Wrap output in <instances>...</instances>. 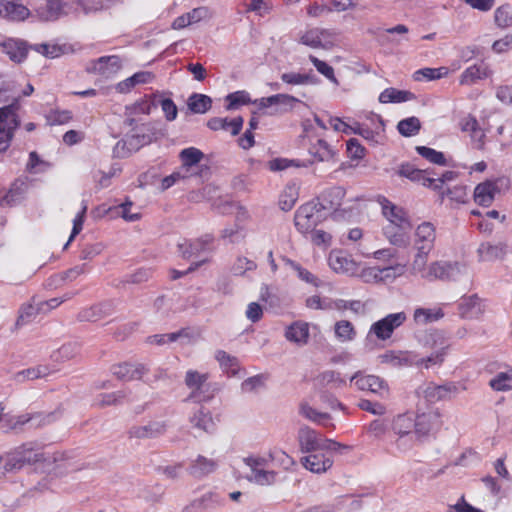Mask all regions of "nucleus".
<instances>
[{"mask_svg":"<svg viewBox=\"0 0 512 512\" xmlns=\"http://www.w3.org/2000/svg\"><path fill=\"white\" fill-rule=\"evenodd\" d=\"M309 335V325L303 321L293 322L285 330V338L299 346L307 344Z\"/></svg>","mask_w":512,"mask_h":512,"instance_id":"34","label":"nucleus"},{"mask_svg":"<svg viewBox=\"0 0 512 512\" xmlns=\"http://www.w3.org/2000/svg\"><path fill=\"white\" fill-rule=\"evenodd\" d=\"M0 45L2 52L14 63H22L26 59L29 49H31L27 42L13 38L3 41Z\"/></svg>","mask_w":512,"mask_h":512,"instance_id":"25","label":"nucleus"},{"mask_svg":"<svg viewBox=\"0 0 512 512\" xmlns=\"http://www.w3.org/2000/svg\"><path fill=\"white\" fill-rule=\"evenodd\" d=\"M283 260H284L286 266H288L290 269H292L293 271H295L297 273V276L300 280H302L306 283H309L315 287H318L320 285L319 279L315 275H313L310 271L303 268L300 264H298L297 262H295L289 258H284Z\"/></svg>","mask_w":512,"mask_h":512,"instance_id":"51","label":"nucleus"},{"mask_svg":"<svg viewBox=\"0 0 512 512\" xmlns=\"http://www.w3.org/2000/svg\"><path fill=\"white\" fill-rule=\"evenodd\" d=\"M77 4L86 14L96 13L111 8L105 0H77Z\"/></svg>","mask_w":512,"mask_h":512,"instance_id":"63","label":"nucleus"},{"mask_svg":"<svg viewBox=\"0 0 512 512\" xmlns=\"http://www.w3.org/2000/svg\"><path fill=\"white\" fill-rule=\"evenodd\" d=\"M507 253V246L502 242H484L477 249L478 260L480 262H493L501 260Z\"/></svg>","mask_w":512,"mask_h":512,"instance_id":"27","label":"nucleus"},{"mask_svg":"<svg viewBox=\"0 0 512 512\" xmlns=\"http://www.w3.org/2000/svg\"><path fill=\"white\" fill-rule=\"evenodd\" d=\"M33 9L43 21H55L67 14L63 0H36Z\"/></svg>","mask_w":512,"mask_h":512,"instance_id":"15","label":"nucleus"},{"mask_svg":"<svg viewBox=\"0 0 512 512\" xmlns=\"http://www.w3.org/2000/svg\"><path fill=\"white\" fill-rule=\"evenodd\" d=\"M304 137L309 140V154L318 162H329L334 161L337 155V149L335 146L330 145L323 138L317 137L314 141L311 131L313 124L311 120L306 119L302 122Z\"/></svg>","mask_w":512,"mask_h":512,"instance_id":"8","label":"nucleus"},{"mask_svg":"<svg viewBox=\"0 0 512 512\" xmlns=\"http://www.w3.org/2000/svg\"><path fill=\"white\" fill-rule=\"evenodd\" d=\"M243 125V119L241 117L228 120L227 118H212L208 121L207 126L214 131L226 130L230 131L232 135H237Z\"/></svg>","mask_w":512,"mask_h":512,"instance_id":"38","label":"nucleus"},{"mask_svg":"<svg viewBox=\"0 0 512 512\" xmlns=\"http://www.w3.org/2000/svg\"><path fill=\"white\" fill-rule=\"evenodd\" d=\"M470 271L466 263L458 261L436 260L429 263V270L425 281H459L469 277Z\"/></svg>","mask_w":512,"mask_h":512,"instance_id":"2","label":"nucleus"},{"mask_svg":"<svg viewBox=\"0 0 512 512\" xmlns=\"http://www.w3.org/2000/svg\"><path fill=\"white\" fill-rule=\"evenodd\" d=\"M420 128V120L415 116L403 119L399 121L397 125L399 133L404 137L415 136L416 134H418Z\"/></svg>","mask_w":512,"mask_h":512,"instance_id":"54","label":"nucleus"},{"mask_svg":"<svg viewBox=\"0 0 512 512\" xmlns=\"http://www.w3.org/2000/svg\"><path fill=\"white\" fill-rule=\"evenodd\" d=\"M416 151L423 158L428 160L429 162L437 165H445L446 159L442 152L436 151L435 149L426 147V146H417Z\"/></svg>","mask_w":512,"mask_h":512,"instance_id":"60","label":"nucleus"},{"mask_svg":"<svg viewBox=\"0 0 512 512\" xmlns=\"http://www.w3.org/2000/svg\"><path fill=\"white\" fill-rule=\"evenodd\" d=\"M309 60L320 74H322L324 77H326L334 84H338V80L334 75V69L332 66H330L325 61H322L313 55H309Z\"/></svg>","mask_w":512,"mask_h":512,"instance_id":"64","label":"nucleus"},{"mask_svg":"<svg viewBox=\"0 0 512 512\" xmlns=\"http://www.w3.org/2000/svg\"><path fill=\"white\" fill-rule=\"evenodd\" d=\"M392 429L399 436L396 441L397 447L406 449L407 447H404V437L410 435L413 430L415 431V418L409 413L400 414L393 419Z\"/></svg>","mask_w":512,"mask_h":512,"instance_id":"24","label":"nucleus"},{"mask_svg":"<svg viewBox=\"0 0 512 512\" xmlns=\"http://www.w3.org/2000/svg\"><path fill=\"white\" fill-rule=\"evenodd\" d=\"M494 21L497 27L505 29L512 26V7L504 4L498 7L494 12Z\"/></svg>","mask_w":512,"mask_h":512,"instance_id":"55","label":"nucleus"},{"mask_svg":"<svg viewBox=\"0 0 512 512\" xmlns=\"http://www.w3.org/2000/svg\"><path fill=\"white\" fill-rule=\"evenodd\" d=\"M213 242L211 235H204L201 238L195 240L183 239L178 242V252L183 258H191L194 256H200L202 253L209 250L210 245Z\"/></svg>","mask_w":512,"mask_h":512,"instance_id":"19","label":"nucleus"},{"mask_svg":"<svg viewBox=\"0 0 512 512\" xmlns=\"http://www.w3.org/2000/svg\"><path fill=\"white\" fill-rule=\"evenodd\" d=\"M381 363H387L394 367L404 366L409 364L408 355L403 352H386L379 356Z\"/></svg>","mask_w":512,"mask_h":512,"instance_id":"61","label":"nucleus"},{"mask_svg":"<svg viewBox=\"0 0 512 512\" xmlns=\"http://www.w3.org/2000/svg\"><path fill=\"white\" fill-rule=\"evenodd\" d=\"M212 17L211 10L206 6H200L192 9L191 11L182 14L174 19L172 28L174 30L184 29L187 26L208 20Z\"/></svg>","mask_w":512,"mask_h":512,"instance_id":"23","label":"nucleus"},{"mask_svg":"<svg viewBox=\"0 0 512 512\" xmlns=\"http://www.w3.org/2000/svg\"><path fill=\"white\" fill-rule=\"evenodd\" d=\"M25 191L26 187L24 182H14L9 191L0 199V206L6 207L16 205L23 199Z\"/></svg>","mask_w":512,"mask_h":512,"instance_id":"45","label":"nucleus"},{"mask_svg":"<svg viewBox=\"0 0 512 512\" xmlns=\"http://www.w3.org/2000/svg\"><path fill=\"white\" fill-rule=\"evenodd\" d=\"M297 440L299 449L303 453H314L317 451L341 452V450L349 449L346 445L324 438L320 432L307 425L299 428Z\"/></svg>","mask_w":512,"mask_h":512,"instance_id":"1","label":"nucleus"},{"mask_svg":"<svg viewBox=\"0 0 512 512\" xmlns=\"http://www.w3.org/2000/svg\"><path fill=\"white\" fill-rule=\"evenodd\" d=\"M146 139L145 136L140 135H131L124 138L122 141H119L114 149V153L118 157H126L131 153L139 150L140 147L145 145Z\"/></svg>","mask_w":512,"mask_h":512,"instance_id":"35","label":"nucleus"},{"mask_svg":"<svg viewBox=\"0 0 512 512\" xmlns=\"http://www.w3.org/2000/svg\"><path fill=\"white\" fill-rule=\"evenodd\" d=\"M39 54L47 58H56L64 53V48L58 44L42 43L31 46Z\"/></svg>","mask_w":512,"mask_h":512,"instance_id":"62","label":"nucleus"},{"mask_svg":"<svg viewBox=\"0 0 512 512\" xmlns=\"http://www.w3.org/2000/svg\"><path fill=\"white\" fill-rule=\"evenodd\" d=\"M56 369H51L48 365H38L17 372L13 378L18 383H23L27 380H35L46 377L54 372Z\"/></svg>","mask_w":512,"mask_h":512,"instance_id":"40","label":"nucleus"},{"mask_svg":"<svg viewBox=\"0 0 512 512\" xmlns=\"http://www.w3.org/2000/svg\"><path fill=\"white\" fill-rule=\"evenodd\" d=\"M41 454L36 452L31 444H23L2 455L6 473H16L26 465L40 461Z\"/></svg>","mask_w":512,"mask_h":512,"instance_id":"5","label":"nucleus"},{"mask_svg":"<svg viewBox=\"0 0 512 512\" xmlns=\"http://www.w3.org/2000/svg\"><path fill=\"white\" fill-rule=\"evenodd\" d=\"M215 359L219 363L222 371L227 375L235 376L238 374L240 366L236 357L228 354L224 350H217L215 352Z\"/></svg>","mask_w":512,"mask_h":512,"instance_id":"41","label":"nucleus"},{"mask_svg":"<svg viewBox=\"0 0 512 512\" xmlns=\"http://www.w3.org/2000/svg\"><path fill=\"white\" fill-rule=\"evenodd\" d=\"M246 465L250 468L247 479L258 485H271L276 481L277 473L269 470V459L266 457H249L245 459Z\"/></svg>","mask_w":512,"mask_h":512,"instance_id":"9","label":"nucleus"},{"mask_svg":"<svg viewBox=\"0 0 512 512\" xmlns=\"http://www.w3.org/2000/svg\"><path fill=\"white\" fill-rule=\"evenodd\" d=\"M442 425L441 414L438 409L420 413L415 418V436L418 439L437 431Z\"/></svg>","mask_w":512,"mask_h":512,"instance_id":"16","label":"nucleus"},{"mask_svg":"<svg viewBox=\"0 0 512 512\" xmlns=\"http://www.w3.org/2000/svg\"><path fill=\"white\" fill-rule=\"evenodd\" d=\"M423 347L432 350V353L426 358L420 359L417 364L429 368L432 365L441 364L450 347L448 339L443 332L433 330L427 332L420 339Z\"/></svg>","mask_w":512,"mask_h":512,"instance_id":"3","label":"nucleus"},{"mask_svg":"<svg viewBox=\"0 0 512 512\" xmlns=\"http://www.w3.org/2000/svg\"><path fill=\"white\" fill-rule=\"evenodd\" d=\"M337 33L332 29L308 27L298 33L297 41L312 49H331L336 42Z\"/></svg>","mask_w":512,"mask_h":512,"instance_id":"6","label":"nucleus"},{"mask_svg":"<svg viewBox=\"0 0 512 512\" xmlns=\"http://www.w3.org/2000/svg\"><path fill=\"white\" fill-rule=\"evenodd\" d=\"M381 208L382 214L387 221L385 225H400L411 223L407 212L389 200L383 199V201H381Z\"/></svg>","mask_w":512,"mask_h":512,"instance_id":"29","label":"nucleus"},{"mask_svg":"<svg viewBox=\"0 0 512 512\" xmlns=\"http://www.w3.org/2000/svg\"><path fill=\"white\" fill-rule=\"evenodd\" d=\"M436 228L430 222L419 224L414 231L413 247L415 251L430 253L435 245Z\"/></svg>","mask_w":512,"mask_h":512,"instance_id":"18","label":"nucleus"},{"mask_svg":"<svg viewBox=\"0 0 512 512\" xmlns=\"http://www.w3.org/2000/svg\"><path fill=\"white\" fill-rule=\"evenodd\" d=\"M461 313L465 317H474L481 313V300L477 295L464 298L460 304Z\"/></svg>","mask_w":512,"mask_h":512,"instance_id":"52","label":"nucleus"},{"mask_svg":"<svg viewBox=\"0 0 512 512\" xmlns=\"http://www.w3.org/2000/svg\"><path fill=\"white\" fill-rule=\"evenodd\" d=\"M400 175L410 179L413 182L420 183L425 187L431 186L432 183L427 171L417 169L409 164L401 166Z\"/></svg>","mask_w":512,"mask_h":512,"instance_id":"48","label":"nucleus"},{"mask_svg":"<svg viewBox=\"0 0 512 512\" xmlns=\"http://www.w3.org/2000/svg\"><path fill=\"white\" fill-rule=\"evenodd\" d=\"M122 59L117 55L102 56L91 60L86 67L88 73L98 74L104 78H111L122 68Z\"/></svg>","mask_w":512,"mask_h":512,"instance_id":"14","label":"nucleus"},{"mask_svg":"<svg viewBox=\"0 0 512 512\" xmlns=\"http://www.w3.org/2000/svg\"><path fill=\"white\" fill-rule=\"evenodd\" d=\"M489 386L498 392L512 390V367L507 366L505 371L497 373L490 379Z\"/></svg>","mask_w":512,"mask_h":512,"instance_id":"46","label":"nucleus"},{"mask_svg":"<svg viewBox=\"0 0 512 512\" xmlns=\"http://www.w3.org/2000/svg\"><path fill=\"white\" fill-rule=\"evenodd\" d=\"M165 431V425L161 422H151L146 425L133 426L129 433L135 438H152L161 435Z\"/></svg>","mask_w":512,"mask_h":512,"instance_id":"39","label":"nucleus"},{"mask_svg":"<svg viewBox=\"0 0 512 512\" xmlns=\"http://www.w3.org/2000/svg\"><path fill=\"white\" fill-rule=\"evenodd\" d=\"M16 110V105L0 108V152L5 151L9 147L14 130L20 124Z\"/></svg>","mask_w":512,"mask_h":512,"instance_id":"10","label":"nucleus"},{"mask_svg":"<svg viewBox=\"0 0 512 512\" xmlns=\"http://www.w3.org/2000/svg\"><path fill=\"white\" fill-rule=\"evenodd\" d=\"M191 427L199 433H212L215 430V422L208 410L199 407L189 418Z\"/></svg>","mask_w":512,"mask_h":512,"instance_id":"32","label":"nucleus"},{"mask_svg":"<svg viewBox=\"0 0 512 512\" xmlns=\"http://www.w3.org/2000/svg\"><path fill=\"white\" fill-rule=\"evenodd\" d=\"M212 100L204 94L194 93L188 98V108L197 114L206 113L211 108Z\"/></svg>","mask_w":512,"mask_h":512,"instance_id":"50","label":"nucleus"},{"mask_svg":"<svg viewBox=\"0 0 512 512\" xmlns=\"http://www.w3.org/2000/svg\"><path fill=\"white\" fill-rule=\"evenodd\" d=\"M429 254L430 253L424 251H415L411 263L407 265V271L411 276L418 277L425 281V276L429 270Z\"/></svg>","mask_w":512,"mask_h":512,"instance_id":"36","label":"nucleus"},{"mask_svg":"<svg viewBox=\"0 0 512 512\" xmlns=\"http://www.w3.org/2000/svg\"><path fill=\"white\" fill-rule=\"evenodd\" d=\"M350 383H354L360 391H368L382 398L389 395L388 384L376 375H367L358 371L351 376Z\"/></svg>","mask_w":512,"mask_h":512,"instance_id":"12","label":"nucleus"},{"mask_svg":"<svg viewBox=\"0 0 512 512\" xmlns=\"http://www.w3.org/2000/svg\"><path fill=\"white\" fill-rule=\"evenodd\" d=\"M299 414L305 419L324 427H334L331 423V415L327 412H322L311 406L307 401H302L299 404Z\"/></svg>","mask_w":512,"mask_h":512,"instance_id":"31","label":"nucleus"},{"mask_svg":"<svg viewBox=\"0 0 512 512\" xmlns=\"http://www.w3.org/2000/svg\"><path fill=\"white\" fill-rule=\"evenodd\" d=\"M29 9L15 0H0V16L14 21L28 17Z\"/></svg>","mask_w":512,"mask_h":512,"instance_id":"33","label":"nucleus"},{"mask_svg":"<svg viewBox=\"0 0 512 512\" xmlns=\"http://www.w3.org/2000/svg\"><path fill=\"white\" fill-rule=\"evenodd\" d=\"M411 223L400 225H384L383 234L388 242L399 248H405L410 244Z\"/></svg>","mask_w":512,"mask_h":512,"instance_id":"20","label":"nucleus"},{"mask_svg":"<svg viewBox=\"0 0 512 512\" xmlns=\"http://www.w3.org/2000/svg\"><path fill=\"white\" fill-rule=\"evenodd\" d=\"M407 320L405 312H397L386 315L374 322L368 332V336L374 335L378 340L389 339L393 332Z\"/></svg>","mask_w":512,"mask_h":512,"instance_id":"11","label":"nucleus"},{"mask_svg":"<svg viewBox=\"0 0 512 512\" xmlns=\"http://www.w3.org/2000/svg\"><path fill=\"white\" fill-rule=\"evenodd\" d=\"M326 218L325 207L317 201L300 206L294 216V223L300 233H309Z\"/></svg>","mask_w":512,"mask_h":512,"instance_id":"4","label":"nucleus"},{"mask_svg":"<svg viewBox=\"0 0 512 512\" xmlns=\"http://www.w3.org/2000/svg\"><path fill=\"white\" fill-rule=\"evenodd\" d=\"M502 182L503 179H497L478 184L474 189L475 202L481 206H490L495 199V195L499 193Z\"/></svg>","mask_w":512,"mask_h":512,"instance_id":"22","label":"nucleus"},{"mask_svg":"<svg viewBox=\"0 0 512 512\" xmlns=\"http://www.w3.org/2000/svg\"><path fill=\"white\" fill-rule=\"evenodd\" d=\"M407 272L406 263H397L395 265L380 268L381 282L393 281L403 276Z\"/></svg>","mask_w":512,"mask_h":512,"instance_id":"56","label":"nucleus"},{"mask_svg":"<svg viewBox=\"0 0 512 512\" xmlns=\"http://www.w3.org/2000/svg\"><path fill=\"white\" fill-rule=\"evenodd\" d=\"M302 466L312 473L322 474L333 465V459L325 453H309L300 460Z\"/></svg>","mask_w":512,"mask_h":512,"instance_id":"26","label":"nucleus"},{"mask_svg":"<svg viewBox=\"0 0 512 512\" xmlns=\"http://www.w3.org/2000/svg\"><path fill=\"white\" fill-rule=\"evenodd\" d=\"M329 267L337 274L356 276L359 264L343 250H332L328 256Z\"/></svg>","mask_w":512,"mask_h":512,"instance_id":"13","label":"nucleus"},{"mask_svg":"<svg viewBox=\"0 0 512 512\" xmlns=\"http://www.w3.org/2000/svg\"><path fill=\"white\" fill-rule=\"evenodd\" d=\"M298 199V193L294 186H287L280 195L279 206L283 211L291 210Z\"/></svg>","mask_w":512,"mask_h":512,"instance_id":"59","label":"nucleus"},{"mask_svg":"<svg viewBox=\"0 0 512 512\" xmlns=\"http://www.w3.org/2000/svg\"><path fill=\"white\" fill-rule=\"evenodd\" d=\"M413 99L415 95L412 92L396 88H386L379 96L381 103H402Z\"/></svg>","mask_w":512,"mask_h":512,"instance_id":"42","label":"nucleus"},{"mask_svg":"<svg viewBox=\"0 0 512 512\" xmlns=\"http://www.w3.org/2000/svg\"><path fill=\"white\" fill-rule=\"evenodd\" d=\"M208 378V373H201L194 369H189L185 373L184 383L190 391L189 399L195 402H206L213 397Z\"/></svg>","mask_w":512,"mask_h":512,"instance_id":"7","label":"nucleus"},{"mask_svg":"<svg viewBox=\"0 0 512 512\" xmlns=\"http://www.w3.org/2000/svg\"><path fill=\"white\" fill-rule=\"evenodd\" d=\"M444 317L442 308H417L414 311L413 319L417 324H427Z\"/></svg>","mask_w":512,"mask_h":512,"instance_id":"47","label":"nucleus"},{"mask_svg":"<svg viewBox=\"0 0 512 512\" xmlns=\"http://www.w3.org/2000/svg\"><path fill=\"white\" fill-rule=\"evenodd\" d=\"M79 353V346L76 343H67L62 345L51 355L56 362H65L73 359Z\"/></svg>","mask_w":512,"mask_h":512,"instance_id":"57","label":"nucleus"},{"mask_svg":"<svg viewBox=\"0 0 512 512\" xmlns=\"http://www.w3.org/2000/svg\"><path fill=\"white\" fill-rule=\"evenodd\" d=\"M491 75L488 65L481 62L467 67L459 78L460 85L469 86Z\"/></svg>","mask_w":512,"mask_h":512,"instance_id":"30","label":"nucleus"},{"mask_svg":"<svg viewBox=\"0 0 512 512\" xmlns=\"http://www.w3.org/2000/svg\"><path fill=\"white\" fill-rule=\"evenodd\" d=\"M455 393H457V387L453 384L436 385L434 383H425L417 389L418 397L424 399L429 404L444 400L450 394Z\"/></svg>","mask_w":512,"mask_h":512,"instance_id":"17","label":"nucleus"},{"mask_svg":"<svg viewBox=\"0 0 512 512\" xmlns=\"http://www.w3.org/2000/svg\"><path fill=\"white\" fill-rule=\"evenodd\" d=\"M269 462H273L275 466L281 467L284 470H289L295 465V460L283 450L275 449L269 452Z\"/></svg>","mask_w":512,"mask_h":512,"instance_id":"53","label":"nucleus"},{"mask_svg":"<svg viewBox=\"0 0 512 512\" xmlns=\"http://www.w3.org/2000/svg\"><path fill=\"white\" fill-rule=\"evenodd\" d=\"M179 158L182 162L181 170L188 174L189 168L201 162L204 158V154L198 148L189 147L181 150Z\"/></svg>","mask_w":512,"mask_h":512,"instance_id":"44","label":"nucleus"},{"mask_svg":"<svg viewBox=\"0 0 512 512\" xmlns=\"http://www.w3.org/2000/svg\"><path fill=\"white\" fill-rule=\"evenodd\" d=\"M126 398V393L124 391H117V392H111V393H103L100 394L96 400L95 404L98 407H105L110 405H118L123 403L124 399Z\"/></svg>","mask_w":512,"mask_h":512,"instance_id":"58","label":"nucleus"},{"mask_svg":"<svg viewBox=\"0 0 512 512\" xmlns=\"http://www.w3.org/2000/svg\"><path fill=\"white\" fill-rule=\"evenodd\" d=\"M217 462L214 459L199 455L190 467V472L196 477H202L214 472Z\"/></svg>","mask_w":512,"mask_h":512,"instance_id":"43","label":"nucleus"},{"mask_svg":"<svg viewBox=\"0 0 512 512\" xmlns=\"http://www.w3.org/2000/svg\"><path fill=\"white\" fill-rule=\"evenodd\" d=\"M297 102H299L297 98L288 94H275L257 101L258 106L262 109L272 108L271 114L287 112Z\"/></svg>","mask_w":512,"mask_h":512,"instance_id":"21","label":"nucleus"},{"mask_svg":"<svg viewBox=\"0 0 512 512\" xmlns=\"http://www.w3.org/2000/svg\"><path fill=\"white\" fill-rule=\"evenodd\" d=\"M147 368L143 364H132V363H122L113 366L112 373L113 375L122 381H132L141 379L146 373Z\"/></svg>","mask_w":512,"mask_h":512,"instance_id":"28","label":"nucleus"},{"mask_svg":"<svg viewBox=\"0 0 512 512\" xmlns=\"http://www.w3.org/2000/svg\"><path fill=\"white\" fill-rule=\"evenodd\" d=\"M334 333L337 340L342 343L353 341L357 335L354 325L348 320L337 321L334 325Z\"/></svg>","mask_w":512,"mask_h":512,"instance_id":"49","label":"nucleus"},{"mask_svg":"<svg viewBox=\"0 0 512 512\" xmlns=\"http://www.w3.org/2000/svg\"><path fill=\"white\" fill-rule=\"evenodd\" d=\"M154 75L149 71H140L132 76L120 81L116 85V91L119 93H129L135 86L150 83Z\"/></svg>","mask_w":512,"mask_h":512,"instance_id":"37","label":"nucleus"}]
</instances>
